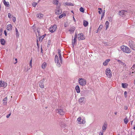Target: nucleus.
<instances>
[{"label": "nucleus", "mask_w": 135, "mask_h": 135, "mask_svg": "<svg viewBox=\"0 0 135 135\" xmlns=\"http://www.w3.org/2000/svg\"><path fill=\"white\" fill-rule=\"evenodd\" d=\"M120 48L123 52L126 53L128 54L130 53L131 52L129 48L126 46H122L120 47Z\"/></svg>", "instance_id": "nucleus-1"}, {"label": "nucleus", "mask_w": 135, "mask_h": 135, "mask_svg": "<svg viewBox=\"0 0 135 135\" xmlns=\"http://www.w3.org/2000/svg\"><path fill=\"white\" fill-rule=\"evenodd\" d=\"M79 84L82 86H85L86 84V80L82 78H79L78 80Z\"/></svg>", "instance_id": "nucleus-2"}, {"label": "nucleus", "mask_w": 135, "mask_h": 135, "mask_svg": "<svg viewBox=\"0 0 135 135\" xmlns=\"http://www.w3.org/2000/svg\"><path fill=\"white\" fill-rule=\"evenodd\" d=\"M106 74L108 78H110L112 76V72L109 68H107L106 70Z\"/></svg>", "instance_id": "nucleus-3"}, {"label": "nucleus", "mask_w": 135, "mask_h": 135, "mask_svg": "<svg viewBox=\"0 0 135 135\" xmlns=\"http://www.w3.org/2000/svg\"><path fill=\"white\" fill-rule=\"evenodd\" d=\"M56 112L57 113H59L60 115H63L65 113V112L61 108L58 109L56 110Z\"/></svg>", "instance_id": "nucleus-4"}, {"label": "nucleus", "mask_w": 135, "mask_h": 135, "mask_svg": "<svg viewBox=\"0 0 135 135\" xmlns=\"http://www.w3.org/2000/svg\"><path fill=\"white\" fill-rule=\"evenodd\" d=\"M57 28V26L56 25H54L53 26L50 27L49 30L50 31L52 32H54L56 30Z\"/></svg>", "instance_id": "nucleus-5"}, {"label": "nucleus", "mask_w": 135, "mask_h": 135, "mask_svg": "<svg viewBox=\"0 0 135 135\" xmlns=\"http://www.w3.org/2000/svg\"><path fill=\"white\" fill-rule=\"evenodd\" d=\"M55 11L56 15H60L62 12V11L59 7H56Z\"/></svg>", "instance_id": "nucleus-6"}, {"label": "nucleus", "mask_w": 135, "mask_h": 135, "mask_svg": "<svg viewBox=\"0 0 135 135\" xmlns=\"http://www.w3.org/2000/svg\"><path fill=\"white\" fill-rule=\"evenodd\" d=\"M55 62L57 63L56 65H57V66L59 67H60L61 66V65L59 61L58 56L57 55H56L55 56Z\"/></svg>", "instance_id": "nucleus-7"}, {"label": "nucleus", "mask_w": 135, "mask_h": 135, "mask_svg": "<svg viewBox=\"0 0 135 135\" xmlns=\"http://www.w3.org/2000/svg\"><path fill=\"white\" fill-rule=\"evenodd\" d=\"M129 46L132 49L134 50V48L135 47L134 43L131 40L129 41Z\"/></svg>", "instance_id": "nucleus-8"}, {"label": "nucleus", "mask_w": 135, "mask_h": 135, "mask_svg": "<svg viewBox=\"0 0 135 135\" xmlns=\"http://www.w3.org/2000/svg\"><path fill=\"white\" fill-rule=\"evenodd\" d=\"M78 36L79 40H83L85 38L84 35L82 33L78 34Z\"/></svg>", "instance_id": "nucleus-9"}, {"label": "nucleus", "mask_w": 135, "mask_h": 135, "mask_svg": "<svg viewBox=\"0 0 135 135\" xmlns=\"http://www.w3.org/2000/svg\"><path fill=\"white\" fill-rule=\"evenodd\" d=\"M7 85V83L4 82V81H0V88L3 87L4 88L6 87Z\"/></svg>", "instance_id": "nucleus-10"}, {"label": "nucleus", "mask_w": 135, "mask_h": 135, "mask_svg": "<svg viewBox=\"0 0 135 135\" xmlns=\"http://www.w3.org/2000/svg\"><path fill=\"white\" fill-rule=\"evenodd\" d=\"M44 80H41L39 82V85L40 87L41 88H44Z\"/></svg>", "instance_id": "nucleus-11"}, {"label": "nucleus", "mask_w": 135, "mask_h": 135, "mask_svg": "<svg viewBox=\"0 0 135 135\" xmlns=\"http://www.w3.org/2000/svg\"><path fill=\"white\" fill-rule=\"evenodd\" d=\"M107 127V123L106 122L104 123L102 127V131L104 132Z\"/></svg>", "instance_id": "nucleus-12"}, {"label": "nucleus", "mask_w": 135, "mask_h": 135, "mask_svg": "<svg viewBox=\"0 0 135 135\" xmlns=\"http://www.w3.org/2000/svg\"><path fill=\"white\" fill-rule=\"evenodd\" d=\"M58 54H59V60L60 61V62L61 63H62V59H61L62 57L61 56V52L60 50L59 49H58Z\"/></svg>", "instance_id": "nucleus-13"}, {"label": "nucleus", "mask_w": 135, "mask_h": 135, "mask_svg": "<svg viewBox=\"0 0 135 135\" xmlns=\"http://www.w3.org/2000/svg\"><path fill=\"white\" fill-rule=\"evenodd\" d=\"M127 12V11L124 10H122L119 11V14L120 16L123 17L124 15V12Z\"/></svg>", "instance_id": "nucleus-14"}, {"label": "nucleus", "mask_w": 135, "mask_h": 135, "mask_svg": "<svg viewBox=\"0 0 135 135\" xmlns=\"http://www.w3.org/2000/svg\"><path fill=\"white\" fill-rule=\"evenodd\" d=\"M75 29V27L74 26H73L70 28V29L69 30V31L71 33H73Z\"/></svg>", "instance_id": "nucleus-15"}, {"label": "nucleus", "mask_w": 135, "mask_h": 135, "mask_svg": "<svg viewBox=\"0 0 135 135\" xmlns=\"http://www.w3.org/2000/svg\"><path fill=\"white\" fill-rule=\"evenodd\" d=\"M117 61L121 65L124 66L126 65V64L124 62L119 60H117Z\"/></svg>", "instance_id": "nucleus-16"}, {"label": "nucleus", "mask_w": 135, "mask_h": 135, "mask_svg": "<svg viewBox=\"0 0 135 135\" xmlns=\"http://www.w3.org/2000/svg\"><path fill=\"white\" fill-rule=\"evenodd\" d=\"M75 89L76 90L77 93H79L80 92V90L79 86L78 85H77L75 88Z\"/></svg>", "instance_id": "nucleus-17"}, {"label": "nucleus", "mask_w": 135, "mask_h": 135, "mask_svg": "<svg viewBox=\"0 0 135 135\" xmlns=\"http://www.w3.org/2000/svg\"><path fill=\"white\" fill-rule=\"evenodd\" d=\"M110 60V59H107L103 63V65L105 66L107 65Z\"/></svg>", "instance_id": "nucleus-18"}, {"label": "nucleus", "mask_w": 135, "mask_h": 135, "mask_svg": "<svg viewBox=\"0 0 135 135\" xmlns=\"http://www.w3.org/2000/svg\"><path fill=\"white\" fill-rule=\"evenodd\" d=\"M12 29V25L11 24L8 25L7 26V29L8 30H10Z\"/></svg>", "instance_id": "nucleus-19"}, {"label": "nucleus", "mask_w": 135, "mask_h": 135, "mask_svg": "<svg viewBox=\"0 0 135 135\" xmlns=\"http://www.w3.org/2000/svg\"><path fill=\"white\" fill-rule=\"evenodd\" d=\"M0 41L1 44L2 45H4L5 44L6 42L4 39L3 38L1 39Z\"/></svg>", "instance_id": "nucleus-20"}, {"label": "nucleus", "mask_w": 135, "mask_h": 135, "mask_svg": "<svg viewBox=\"0 0 135 135\" xmlns=\"http://www.w3.org/2000/svg\"><path fill=\"white\" fill-rule=\"evenodd\" d=\"M7 97H6L4 98L3 100V103L4 105H6L7 103Z\"/></svg>", "instance_id": "nucleus-21"}, {"label": "nucleus", "mask_w": 135, "mask_h": 135, "mask_svg": "<svg viewBox=\"0 0 135 135\" xmlns=\"http://www.w3.org/2000/svg\"><path fill=\"white\" fill-rule=\"evenodd\" d=\"M37 16L40 18H42L44 16V15L42 14L39 13L37 14Z\"/></svg>", "instance_id": "nucleus-22"}, {"label": "nucleus", "mask_w": 135, "mask_h": 135, "mask_svg": "<svg viewBox=\"0 0 135 135\" xmlns=\"http://www.w3.org/2000/svg\"><path fill=\"white\" fill-rule=\"evenodd\" d=\"M85 99V98L84 97H81L79 100V102L80 103H82L84 101Z\"/></svg>", "instance_id": "nucleus-23"}, {"label": "nucleus", "mask_w": 135, "mask_h": 135, "mask_svg": "<svg viewBox=\"0 0 135 135\" xmlns=\"http://www.w3.org/2000/svg\"><path fill=\"white\" fill-rule=\"evenodd\" d=\"M46 34H45L43 36H40V37L39 38V41H40L41 40V41H42V40L44 38V37L46 36Z\"/></svg>", "instance_id": "nucleus-24"}, {"label": "nucleus", "mask_w": 135, "mask_h": 135, "mask_svg": "<svg viewBox=\"0 0 135 135\" xmlns=\"http://www.w3.org/2000/svg\"><path fill=\"white\" fill-rule=\"evenodd\" d=\"M47 65L46 63V62H44L41 65V67L43 69H45Z\"/></svg>", "instance_id": "nucleus-25"}, {"label": "nucleus", "mask_w": 135, "mask_h": 135, "mask_svg": "<svg viewBox=\"0 0 135 135\" xmlns=\"http://www.w3.org/2000/svg\"><path fill=\"white\" fill-rule=\"evenodd\" d=\"M122 87L124 88H127V84L126 83H122Z\"/></svg>", "instance_id": "nucleus-26"}, {"label": "nucleus", "mask_w": 135, "mask_h": 135, "mask_svg": "<svg viewBox=\"0 0 135 135\" xmlns=\"http://www.w3.org/2000/svg\"><path fill=\"white\" fill-rule=\"evenodd\" d=\"M88 24V22L84 20L83 22V25L85 27L87 26Z\"/></svg>", "instance_id": "nucleus-27"}, {"label": "nucleus", "mask_w": 135, "mask_h": 135, "mask_svg": "<svg viewBox=\"0 0 135 135\" xmlns=\"http://www.w3.org/2000/svg\"><path fill=\"white\" fill-rule=\"evenodd\" d=\"M15 30L17 37H19V33H18V30L16 28Z\"/></svg>", "instance_id": "nucleus-28"}, {"label": "nucleus", "mask_w": 135, "mask_h": 135, "mask_svg": "<svg viewBox=\"0 0 135 135\" xmlns=\"http://www.w3.org/2000/svg\"><path fill=\"white\" fill-rule=\"evenodd\" d=\"M103 27V25H100L99 26L98 28L97 29V32H96V33H97L98 31H100L102 29V28Z\"/></svg>", "instance_id": "nucleus-29"}, {"label": "nucleus", "mask_w": 135, "mask_h": 135, "mask_svg": "<svg viewBox=\"0 0 135 135\" xmlns=\"http://www.w3.org/2000/svg\"><path fill=\"white\" fill-rule=\"evenodd\" d=\"M53 2L54 4L56 5H57L59 3L58 0H54Z\"/></svg>", "instance_id": "nucleus-30"}, {"label": "nucleus", "mask_w": 135, "mask_h": 135, "mask_svg": "<svg viewBox=\"0 0 135 135\" xmlns=\"http://www.w3.org/2000/svg\"><path fill=\"white\" fill-rule=\"evenodd\" d=\"M124 123L127 124L128 122V120L127 119V117H126L125 119H124Z\"/></svg>", "instance_id": "nucleus-31"}, {"label": "nucleus", "mask_w": 135, "mask_h": 135, "mask_svg": "<svg viewBox=\"0 0 135 135\" xmlns=\"http://www.w3.org/2000/svg\"><path fill=\"white\" fill-rule=\"evenodd\" d=\"M66 5L69 6H73L74 5L72 3L69 2H66L65 3Z\"/></svg>", "instance_id": "nucleus-32"}, {"label": "nucleus", "mask_w": 135, "mask_h": 135, "mask_svg": "<svg viewBox=\"0 0 135 135\" xmlns=\"http://www.w3.org/2000/svg\"><path fill=\"white\" fill-rule=\"evenodd\" d=\"M4 4L6 7H8L9 6V3L8 2H5L4 3Z\"/></svg>", "instance_id": "nucleus-33"}, {"label": "nucleus", "mask_w": 135, "mask_h": 135, "mask_svg": "<svg viewBox=\"0 0 135 135\" xmlns=\"http://www.w3.org/2000/svg\"><path fill=\"white\" fill-rule=\"evenodd\" d=\"M109 25V22L108 21H107L105 23V27H106V30L107 28H108V26Z\"/></svg>", "instance_id": "nucleus-34"}, {"label": "nucleus", "mask_w": 135, "mask_h": 135, "mask_svg": "<svg viewBox=\"0 0 135 135\" xmlns=\"http://www.w3.org/2000/svg\"><path fill=\"white\" fill-rule=\"evenodd\" d=\"M77 36V33L75 32V35L74 36V41H76V38Z\"/></svg>", "instance_id": "nucleus-35"}, {"label": "nucleus", "mask_w": 135, "mask_h": 135, "mask_svg": "<svg viewBox=\"0 0 135 135\" xmlns=\"http://www.w3.org/2000/svg\"><path fill=\"white\" fill-rule=\"evenodd\" d=\"M80 11L83 13H84V9L82 7H81L80 8Z\"/></svg>", "instance_id": "nucleus-36"}, {"label": "nucleus", "mask_w": 135, "mask_h": 135, "mask_svg": "<svg viewBox=\"0 0 135 135\" xmlns=\"http://www.w3.org/2000/svg\"><path fill=\"white\" fill-rule=\"evenodd\" d=\"M76 41H74H74L73 40H72V45L73 47H74V44L75 43H76Z\"/></svg>", "instance_id": "nucleus-37"}, {"label": "nucleus", "mask_w": 135, "mask_h": 135, "mask_svg": "<svg viewBox=\"0 0 135 135\" xmlns=\"http://www.w3.org/2000/svg\"><path fill=\"white\" fill-rule=\"evenodd\" d=\"M85 123V120H83L82 121V122H80V123H78L79 124H84Z\"/></svg>", "instance_id": "nucleus-38"}, {"label": "nucleus", "mask_w": 135, "mask_h": 135, "mask_svg": "<svg viewBox=\"0 0 135 135\" xmlns=\"http://www.w3.org/2000/svg\"><path fill=\"white\" fill-rule=\"evenodd\" d=\"M37 4V3L33 2L32 4V5L33 7H35Z\"/></svg>", "instance_id": "nucleus-39"}, {"label": "nucleus", "mask_w": 135, "mask_h": 135, "mask_svg": "<svg viewBox=\"0 0 135 135\" xmlns=\"http://www.w3.org/2000/svg\"><path fill=\"white\" fill-rule=\"evenodd\" d=\"M81 118L80 117H79L77 119V120L79 122L78 123H80L81 122Z\"/></svg>", "instance_id": "nucleus-40"}, {"label": "nucleus", "mask_w": 135, "mask_h": 135, "mask_svg": "<svg viewBox=\"0 0 135 135\" xmlns=\"http://www.w3.org/2000/svg\"><path fill=\"white\" fill-rule=\"evenodd\" d=\"M124 94L125 97L126 98L127 97V92L126 91H125L124 92Z\"/></svg>", "instance_id": "nucleus-41"}, {"label": "nucleus", "mask_w": 135, "mask_h": 135, "mask_svg": "<svg viewBox=\"0 0 135 135\" xmlns=\"http://www.w3.org/2000/svg\"><path fill=\"white\" fill-rule=\"evenodd\" d=\"M32 59H31V60H30V66H31V68L32 67Z\"/></svg>", "instance_id": "nucleus-42"}, {"label": "nucleus", "mask_w": 135, "mask_h": 135, "mask_svg": "<svg viewBox=\"0 0 135 135\" xmlns=\"http://www.w3.org/2000/svg\"><path fill=\"white\" fill-rule=\"evenodd\" d=\"M63 17V16L62 14L59 16V18H62Z\"/></svg>", "instance_id": "nucleus-43"}, {"label": "nucleus", "mask_w": 135, "mask_h": 135, "mask_svg": "<svg viewBox=\"0 0 135 135\" xmlns=\"http://www.w3.org/2000/svg\"><path fill=\"white\" fill-rule=\"evenodd\" d=\"M39 30V28H38L37 29V31L39 35L40 34V30Z\"/></svg>", "instance_id": "nucleus-44"}, {"label": "nucleus", "mask_w": 135, "mask_h": 135, "mask_svg": "<svg viewBox=\"0 0 135 135\" xmlns=\"http://www.w3.org/2000/svg\"><path fill=\"white\" fill-rule=\"evenodd\" d=\"M11 113H10L9 114L7 115L6 116L7 118H8L10 116V115H11Z\"/></svg>", "instance_id": "nucleus-45"}, {"label": "nucleus", "mask_w": 135, "mask_h": 135, "mask_svg": "<svg viewBox=\"0 0 135 135\" xmlns=\"http://www.w3.org/2000/svg\"><path fill=\"white\" fill-rule=\"evenodd\" d=\"M103 131L102 132H100L99 134V135H103Z\"/></svg>", "instance_id": "nucleus-46"}, {"label": "nucleus", "mask_w": 135, "mask_h": 135, "mask_svg": "<svg viewBox=\"0 0 135 135\" xmlns=\"http://www.w3.org/2000/svg\"><path fill=\"white\" fill-rule=\"evenodd\" d=\"M11 14L10 13H9L8 14V17L9 18H10L11 17Z\"/></svg>", "instance_id": "nucleus-47"}, {"label": "nucleus", "mask_w": 135, "mask_h": 135, "mask_svg": "<svg viewBox=\"0 0 135 135\" xmlns=\"http://www.w3.org/2000/svg\"><path fill=\"white\" fill-rule=\"evenodd\" d=\"M104 13H103L102 15L101 19V20L102 18H103V17L104 16Z\"/></svg>", "instance_id": "nucleus-48"}, {"label": "nucleus", "mask_w": 135, "mask_h": 135, "mask_svg": "<svg viewBox=\"0 0 135 135\" xmlns=\"http://www.w3.org/2000/svg\"><path fill=\"white\" fill-rule=\"evenodd\" d=\"M16 18L15 17H14L13 18V21L14 22H15L16 21Z\"/></svg>", "instance_id": "nucleus-49"}, {"label": "nucleus", "mask_w": 135, "mask_h": 135, "mask_svg": "<svg viewBox=\"0 0 135 135\" xmlns=\"http://www.w3.org/2000/svg\"><path fill=\"white\" fill-rule=\"evenodd\" d=\"M124 109L125 110H127L128 109V107L127 106H125Z\"/></svg>", "instance_id": "nucleus-50"}, {"label": "nucleus", "mask_w": 135, "mask_h": 135, "mask_svg": "<svg viewBox=\"0 0 135 135\" xmlns=\"http://www.w3.org/2000/svg\"><path fill=\"white\" fill-rule=\"evenodd\" d=\"M4 33L5 35L6 36L7 33L6 31L5 30H4Z\"/></svg>", "instance_id": "nucleus-51"}, {"label": "nucleus", "mask_w": 135, "mask_h": 135, "mask_svg": "<svg viewBox=\"0 0 135 135\" xmlns=\"http://www.w3.org/2000/svg\"><path fill=\"white\" fill-rule=\"evenodd\" d=\"M38 40H37V46H38V47H39V45L38 43Z\"/></svg>", "instance_id": "nucleus-52"}, {"label": "nucleus", "mask_w": 135, "mask_h": 135, "mask_svg": "<svg viewBox=\"0 0 135 135\" xmlns=\"http://www.w3.org/2000/svg\"><path fill=\"white\" fill-rule=\"evenodd\" d=\"M2 31H1V30H0V36L1 35H2Z\"/></svg>", "instance_id": "nucleus-53"}, {"label": "nucleus", "mask_w": 135, "mask_h": 135, "mask_svg": "<svg viewBox=\"0 0 135 135\" xmlns=\"http://www.w3.org/2000/svg\"><path fill=\"white\" fill-rule=\"evenodd\" d=\"M132 68H135V64L133 65L132 67Z\"/></svg>", "instance_id": "nucleus-54"}, {"label": "nucleus", "mask_w": 135, "mask_h": 135, "mask_svg": "<svg viewBox=\"0 0 135 135\" xmlns=\"http://www.w3.org/2000/svg\"><path fill=\"white\" fill-rule=\"evenodd\" d=\"M67 25L66 24H65L64 25V26L65 27H67Z\"/></svg>", "instance_id": "nucleus-55"}, {"label": "nucleus", "mask_w": 135, "mask_h": 135, "mask_svg": "<svg viewBox=\"0 0 135 135\" xmlns=\"http://www.w3.org/2000/svg\"><path fill=\"white\" fill-rule=\"evenodd\" d=\"M62 15H63V16H65L66 15V14L65 13H63L62 14Z\"/></svg>", "instance_id": "nucleus-56"}, {"label": "nucleus", "mask_w": 135, "mask_h": 135, "mask_svg": "<svg viewBox=\"0 0 135 135\" xmlns=\"http://www.w3.org/2000/svg\"><path fill=\"white\" fill-rule=\"evenodd\" d=\"M101 12H102V11H98V12H99V14H101Z\"/></svg>", "instance_id": "nucleus-57"}, {"label": "nucleus", "mask_w": 135, "mask_h": 135, "mask_svg": "<svg viewBox=\"0 0 135 135\" xmlns=\"http://www.w3.org/2000/svg\"><path fill=\"white\" fill-rule=\"evenodd\" d=\"M3 2L4 3H5L6 2L5 0H3Z\"/></svg>", "instance_id": "nucleus-58"}, {"label": "nucleus", "mask_w": 135, "mask_h": 135, "mask_svg": "<svg viewBox=\"0 0 135 135\" xmlns=\"http://www.w3.org/2000/svg\"><path fill=\"white\" fill-rule=\"evenodd\" d=\"M133 122V120H132V121H131V125L132 124Z\"/></svg>", "instance_id": "nucleus-59"}, {"label": "nucleus", "mask_w": 135, "mask_h": 135, "mask_svg": "<svg viewBox=\"0 0 135 135\" xmlns=\"http://www.w3.org/2000/svg\"><path fill=\"white\" fill-rule=\"evenodd\" d=\"M117 112H114V114H115V115H117Z\"/></svg>", "instance_id": "nucleus-60"}, {"label": "nucleus", "mask_w": 135, "mask_h": 135, "mask_svg": "<svg viewBox=\"0 0 135 135\" xmlns=\"http://www.w3.org/2000/svg\"><path fill=\"white\" fill-rule=\"evenodd\" d=\"M98 9L99 10H100V11H102V8H98Z\"/></svg>", "instance_id": "nucleus-61"}, {"label": "nucleus", "mask_w": 135, "mask_h": 135, "mask_svg": "<svg viewBox=\"0 0 135 135\" xmlns=\"http://www.w3.org/2000/svg\"><path fill=\"white\" fill-rule=\"evenodd\" d=\"M42 48H41V52H42Z\"/></svg>", "instance_id": "nucleus-62"}, {"label": "nucleus", "mask_w": 135, "mask_h": 135, "mask_svg": "<svg viewBox=\"0 0 135 135\" xmlns=\"http://www.w3.org/2000/svg\"><path fill=\"white\" fill-rule=\"evenodd\" d=\"M134 83L135 85V79H134Z\"/></svg>", "instance_id": "nucleus-63"}, {"label": "nucleus", "mask_w": 135, "mask_h": 135, "mask_svg": "<svg viewBox=\"0 0 135 135\" xmlns=\"http://www.w3.org/2000/svg\"><path fill=\"white\" fill-rule=\"evenodd\" d=\"M15 61H17V59L16 58V59H15Z\"/></svg>", "instance_id": "nucleus-64"}]
</instances>
